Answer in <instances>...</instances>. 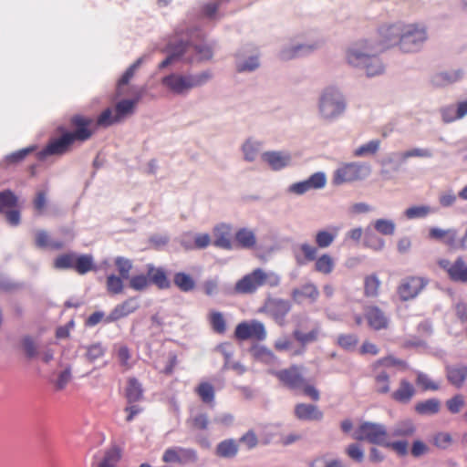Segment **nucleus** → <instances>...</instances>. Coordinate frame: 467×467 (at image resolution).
<instances>
[{"mask_svg":"<svg viewBox=\"0 0 467 467\" xmlns=\"http://www.w3.org/2000/svg\"><path fill=\"white\" fill-rule=\"evenodd\" d=\"M295 416L300 420L318 421L324 414L317 405L298 403L295 407Z\"/></svg>","mask_w":467,"mask_h":467,"instance_id":"obj_21","label":"nucleus"},{"mask_svg":"<svg viewBox=\"0 0 467 467\" xmlns=\"http://www.w3.org/2000/svg\"><path fill=\"white\" fill-rule=\"evenodd\" d=\"M173 284L180 291L184 293L192 291L196 286L194 278L190 274L184 272L174 274Z\"/></svg>","mask_w":467,"mask_h":467,"instance_id":"obj_35","label":"nucleus"},{"mask_svg":"<svg viewBox=\"0 0 467 467\" xmlns=\"http://www.w3.org/2000/svg\"><path fill=\"white\" fill-rule=\"evenodd\" d=\"M70 123L74 130L68 131V133L72 135L76 141L83 142L92 136L93 130L90 129V126L93 123V119L91 118L75 115L71 118Z\"/></svg>","mask_w":467,"mask_h":467,"instance_id":"obj_18","label":"nucleus"},{"mask_svg":"<svg viewBox=\"0 0 467 467\" xmlns=\"http://www.w3.org/2000/svg\"><path fill=\"white\" fill-rule=\"evenodd\" d=\"M53 265L56 269H73L78 275H85L95 269L91 254H78L73 252L61 254L56 257Z\"/></svg>","mask_w":467,"mask_h":467,"instance_id":"obj_5","label":"nucleus"},{"mask_svg":"<svg viewBox=\"0 0 467 467\" xmlns=\"http://www.w3.org/2000/svg\"><path fill=\"white\" fill-rule=\"evenodd\" d=\"M36 150L35 146H30L25 149H21L15 152L10 153L5 157V161L8 164H16L21 162L26 157Z\"/></svg>","mask_w":467,"mask_h":467,"instance_id":"obj_52","label":"nucleus"},{"mask_svg":"<svg viewBox=\"0 0 467 467\" xmlns=\"http://www.w3.org/2000/svg\"><path fill=\"white\" fill-rule=\"evenodd\" d=\"M364 315L370 328L378 331L387 329L389 327V318L384 311L381 310L379 306H367L365 308Z\"/></svg>","mask_w":467,"mask_h":467,"instance_id":"obj_19","label":"nucleus"},{"mask_svg":"<svg viewBox=\"0 0 467 467\" xmlns=\"http://www.w3.org/2000/svg\"><path fill=\"white\" fill-rule=\"evenodd\" d=\"M429 284L422 276H407L401 279L397 287V294L401 301H409L417 297Z\"/></svg>","mask_w":467,"mask_h":467,"instance_id":"obj_10","label":"nucleus"},{"mask_svg":"<svg viewBox=\"0 0 467 467\" xmlns=\"http://www.w3.org/2000/svg\"><path fill=\"white\" fill-rule=\"evenodd\" d=\"M464 405V398L458 394L448 400L446 402L447 409L451 413H458Z\"/></svg>","mask_w":467,"mask_h":467,"instance_id":"obj_60","label":"nucleus"},{"mask_svg":"<svg viewBox=\"0 0 467 467\" xmlns=\"http://www.w3.org/2000/svg\"><path fill=\"white\" fill-rule=\"evenodd\" d=\"M262 159L267 162L273 170L278 171L290 163L291 156L288 153L280 151H266L262 155Z\"/></svg>","mask_w":467,"mask_h":467,"instance_id":"obj_24","label":"nucleus"},{"mask_svg":"<svg viewBox=\"0 0 467 467\" xmlns=\"http://www.w3.org/2000/svg\"><path fill=\"white\" fill-rule=\"evenodd\" d=\"M375 389L379 394H387L390 391V380L387 372H380L375 377Z\"/></svg>","mask_w":467,"mask_h":467,"instance_id":"obj_49","label":"nucleus"},{"mask_svg":"<svg viewBox=\"0 0 467 467\" xmlns=\"http://www.w3.org/2000/svg\"><path fill=\"white\" fill-rule=\"evenodd\" d=\"M258 150L259 145L250 140H247L243 146L244 159L248 161H253L256 158Z\"/></svg>","mask_w":467,"mask_h":467,"instance_id":"obj_62","label":"nucleus"},{"mask_svg":"<svg viewBox=\"0 0 467 467\" xmlns=\"http://www.w3.org/2000/svg\"><path fill=\"white\" fill-rule=\"evenodd\" d=\"M143 389L137 379L131 378L128 380L126 398L129 403H134L142 399Z\"/></svg>","mask_w":467,"mask_h":467,"instance_id":"obj_39","label":"nucleus"},{"mask_svg":"<svg viewBox=\"0 0 467 467\" xmlns=\"http://www.w3.org/2000/svg\"><path fill=\"white\" fill-rule=\"evenodd\" d=\"M234 337L241 341L248 339L263 341L266 337V330L265 325L258 320L244 321L235 327Z\"/></svg>","mask_w":467,"mask_h":467,"instance_id":"obj_12","label":"nucleus"},{"mask_svg":"<svg viewBox=\"0 0 467 467\" xmlns=\"http://www.w3.org/2000/svg\"><path fill=\"white\" fill-rule=\"evenodd\" d=\"M139 306L136 303L134 298H129L119 304L115 306V308L111 311L109 320L116 321L122 317H127L128 315L135 312L138 309Z\"/></svg>","mask_w":467,"mask_h":467,"instance_id":"obj_27","label":"nucleus"},{"mask_svg":"<svg viewBox=\"0 0 467 467\" xmlns=\"http://www.w3.org/2000/svg\"><path fill=\"white\" fill-rule=\"evenodd\" d=\"M208 320L213 332L220 335L224 334L226 332V320L223 313L213 310L208 315Z\"/></svg>","mask_w":467,"mask_h":467,"instance_id":"obj_40","label":"nucleus"},{"mask_svg":"<svg viewBox=\"0 0 467 467\" xmlns=\"http://www.w3.org/2000/svg\"><path fill=\"white\" fill-rule=\"evenodd\" d=\"M414 386L407 379H401L399 388L391 393V399L397 402L407 404L415 395Z\"/></svg>","mask_w":467,"mask_h":467,"instance_id":"obj_23","label":"nucleus"},{"mask_svg":"<svg viewBox=\"0 0 467 467\" xmlns=\"http://www.w3.org/2000/svg\"><path fill=\"white\" fill-rule=\"evenodd\" d=\"M141 97V93H139L132 99H122L119 101L115 106L117 120L121 121L127 116L131 115L134 112V109L140 100Z\"/></svg>","mask_w":467,"mask_h":467,"instance_id":"obj_28","label":"nucleus"},{"mask_svg":"<svg viewBox=\"0 0 467 467\" xmlns=\"http://www.w3.org/2000/svg\"><path fill=\"white\" fill-rule=\"evenodd\" d=\"M383 446L391 449L400 456H404L408 452V442L405 441H389V438Z\"/></svg>","mask_w":467,"mask_h":467,"instance_id":"obj_58","label":"nucleus"},{"mask_svg":"<svg viewBox=\"0 0 467 467\" xmlns=\"http://www.w3.org/2000/svg\"><path fill=\"white\" fill-rule=\"evenodd\" d=\"M441 113L445 123H451L464 118L467 115V99L457 102L455 105L443 108Z\"/></svg>","mask_w":467,"mask_h":467,"instance_id":"obj_22","label":"nucleus"},{"mask_svg":"<svg viewBox=\"0 0 467 467\" xmlns=\"http://www.w3.org/2000/svg\"><path fill=\"white\" fill-rule=\"evenodd\" d=\"M346 109L342 95L334 88H327L319 101V111L326 119H333L341 115Z\"/></svg>","mask_w":467,"mask_h":467,"instance_id":"obj_6","label":"nucleus"},{"mask_svg":"<svg viewBox=\"0 0 467 467\" xmlns=\"http://www.w3.org/2000/svg\"><path fill=\"white\" fill-rule=\"evenodd\" d=\"M320 334L318 326L313 327L309 332L305 333L301 329H295L293 331L294 338L301 345L300 348L295 349L291 352L292 357L301 356L305 353V347L312 342H316Z\"/></svg>","mask_w":467,"mask_h":467,"instance_id":"obj_20","label":"nucleus"},{"mask_svg":"<svg viewBox=\"0 0 467 467\" xmlns=\"http://www.w3.org/2000/svg\"><path fill=\"white\" fill-rule=\"evenodd\" d=\"M118 122L119 120H117L116 113L113 115V110L109 108L103 110L97 119V124L102 127H109Z\"/></svg>","mask_w":467,"mask_h":467,"instance_id":"obj_54","label":"nucleus"},{"mask_svg":"<svg viewBox=\"0 0 467 467\" xmlns=\"http://www.w3.org/2000/svg\"><path fill=\"white\" fill-rule=\"evenodd\" d=\"M335 261L328 254H324L315 260V270L323 275H329L333 272Z\"/></svg>","mask_w":467,"mask_h":467,"instance_id":"obj_41","label":"nucleus"},{"mask_svg":"<svg viewBox=\"0 0 467 467\" xmlns=\"http://www.w3.org/2000/svg\"><path fill=\"white\" fill-rule=\"evenodd\" d=\"M190 234L183 235L182 245L187 249H204L211 244V236L208 234H198L194 236L193 244L190 240Z\"/></svg>","mask_w":467,"mask_h":467,"instance_id":"obj_31","label":"nucleus"},{"mask_svg":"<svg viewBox=\"0 0 467 467\" xmlns=\"http://www.w3.org/2000/svg\"><path fill=\"white\" fill-rule=\"evenodd\" d=\"M403 23H396L382 26L379 29V40L377 47L383 51L390 47L398 45L400 47V37L402 34Z\"/></svg>","mask_w":467,"mask_h":467,"instance_id":"obj_13","label":"nucleus"},{"mask_svg":"<svg viewBox=\"0 0 467 467\" xmlns=\"http://www.w3.org/2000/svg\"><path fill=\"white\" fill-rule=\"evenodd\" d=\"M274 375L282 382L283 385L291 389H300L304 386L306 381L302 375L301 368L297 365H292L287 368L275 371Z\"/></svg>","mask_w":467,"mask_h":467,"instance_id":"obj_15","label":"nucleus"},{"mask_svg":"<svg viewBox=\"0 0 467 467\" xmlns=\"http://www.w3.org/2000/svg\"><path fill=\"white\" fill-rule=\"evenodd\" d=\"M319 296V291L312 283L304 284L299 288H295L291 296L296 302H301L303 299H310L311 301H316Z\"/></svg>","mask_w":467,"mask_h":467,"instance_id":"obj_26","label":"nucleus"},{"mask_svg":"<svg viewBox=\"0 0 467 467\" xmlns=\"http://www.w3.org/2000/svg\"><path fill=\"white\" fill-rule=\"evenodd\" d=\"M353 438L383 446L386 440L389 438V434L382 424L363 422L354 431Z\"/></svg>","mask_w":467,"mask_h":467,"instance_id":"obj_8","label":"nucleus"},{"mask_svg":"<svg viewBox=\"0 0 467 467\" xmlns=\"http://www.w3.org/2000/svg\"><path fill=\"white\" fill-rule=\"evenodd\" d=\"M36 245L42 249L60 250L64 247L62 241H54L50 238L47 232L44 230L37 231L35 235Z\"/></svg>","mask_w":467,"mask_h":467,"instance_id":"obj_33","label":"nucleus"},{"mask_svg":"<svg viewBox=\"0 0 467 467\" xmlns=\"http://www.w3.org/2000/svg\"><path fill=\"white\" fill-rule=\"evenodd\" d=\"M380 281L376 275H368L364 280V294L368 297H375L379 295Z\"/></svg>","mask_w":467,"mask_h":467,"instance_id":"obj_46","label":"nucleus"},{"mask_svg":"<svg viewBox=\"0 0 467 467\" xmlns=\"http://www.w3.org/2000/svg\"><path fill=\"white\" fill-rule=\"evenodd\" d=\"M187 424L194 431H206L210 420L206 413H197L187 420Z\"/></svg>","mask_w":467,"mask_h":467,"instance_id":"obj_44","label":"nucleus"},{"mask_svg":"<svg viewBox=\"0 0 467 467\" xmlns=\"http://www.w3.org/2000/svg\"><path fill=\"white\" fill-rule=\"evenodd\" d=\"M121 458V450L118 446H112L104 451L102 458L97 461V467H117Z\"/></svg>","mask_w":467,"mask_h":467,"instance_id":"obj_32","label":"nucleus"},{"mask_svg":"<svg viewBox=\"0 0 467 467\" xmlns=\"http://www.w3.org/2000/svg\"><path fill=\"white\" fill-rule=\"evenodd\" d=\"M358 343L356 334H340L337 338V344L345 350H352Z\"/></svg>","mask_w":467,"mask_h":467,"instance_id":"obj_48","label":"nucleus"},{"mask_svg":"<svg viewBox=\"0 0 467 467\" xmlns=\"http://www.w3.org/2000/svg\"><path fill=\"white\" fill-rule=\"evenodd\" d=\"M123 279L124 278L120 275H116L114 274L108 275L106 280V288L108 293L110 295H119L123 293Z\"/></svg>","mask_w":467,"mask_h":467,"instance_id":"obj_45","label":"nucleus"},{"mask_svg":"<svg viewBox=\"0 0 467 467\" xmlns=\"http://www.w3.org/2000/svg\"><path fill=\"white\" fill-rule=\"evenodd\" d=\"M431 211V208L428 205L411 206L405 211V216L408 219L424 218Z\"/></svg>","mask_w":467,"mask_h":467,"instance_id":"obj_51","label":"nucleus"},{"mask_svg":"<svg viewBox=\"0 0 467 467\" xmlns=\"http://www.w3.org/2000/svg\"><path fill=\"white\" fill-rule=\"evenodd\" d=\"M427 39V33L423 26L409 24L402 26L400 37V49L404 52H414L418 50Z\"/></svg>","mask_w":467,"mask_h":467,"instance_id":"obj_9","label":"nucleus"},{"mask_svg":"<svg viewBox=\"0 0 467 467\" xmlns=\"http://www.w3.org/2000/svg\"><path fill=\"white\" fill-rule=\"evenodd\" d=\"M234 240L239 247L249 249L256 244V237L252 230L247 228L239 229L234 235Z\"/></svg>","mask_w":467,"mask_h":467,"instance_id":"obj_37","label":"nucleus"},{"mask_svg":"<svg viewBox=\"0 0 467 467\" xmlns=\"http://www.w3.org/2000/svg\"><path fill=\"white\" fill-rule=\"evenodd\" d=\"M337 235V228H333L332 232L321 230L317 233L315 241L318 248H327L332 244Z\"/></svg>","mask_w":467,"mask_h":467,"instance_id":"obj_43","label":"nucleus"},{"mask_svg":"<svg viewBox=\"0 0 467 467\" xmlns=\"http://www.w3.org/2000/svg\"><path fill=\"white\" fill-rule=\"evenodd\" d=\"M447 379L451 384L460 388L467 379V366H450L446 368Z\"/></svg>","mask_w":467,"mask_h":467,"instance_id":"obj_30","label":"nucleus"},{"mask_svg":"<svg viewBox=\"0 0 467 467\" xmlns=\"http://www.w3.org/2000/svg\"><path fill=\"white\" fill-rule=\"evenodd\" d=\"M232 227L229 224L221 223L214 227L213 234L215 237L213 244L223 249H231Z\"/></svg>","mask_w":467,"mask_h":467,"instance_id":"obj_25","label":"nucleus"},{"mask_svg":"<svg viewBox=\"0 0 467 467\" xmlns=\"http://www.w3.org/2000/svg\"><path fill=\"white\" fill-rule=\"evenodd\" d=\"M370 172L368 165L358 162L343 163L333 174V182L340 185L365 179Z\"/></svg>","mask_w":467,"mask_h":467,"instance_id":"obj_7","label":"nucleus"},{"mask_svg":"<svg viewBox=\"0 0 467 467\" xmlns=\"http://www.w3.org/2000/svg\"><path fill=\"white\" fill-rule=\"evenodd\" d=\"M75 142V139L68 131L64 132L59 138L50 140L46 148L39 153L40 158L47 155L65 154L71 150Z\"/></svg>","mask_w":467,"mask_h":467,"instance_id":"obj_17","label":"nucleus"},{"mask_svg":"<svg viewBox=\"0 0 467 467\" xmlns=\"http://www.w3.org/2000/svg\"><path fill=\"white\" fill-rule=\"evenodd\" d=\"M311 467H343L340 461L327 460L325 457H317L311 462Z\"/></svg>","mask_w":467,"mask_h":467,"instance_id":"obj_64","label":"nucleus"},{"mask_svg":"<svg viewBox=\"0 0 467 467\" xmlns=\"http://www.w3.org/2000/svg\"><path fill=\"white\" fill-rule=\"evenodd\" d=\"M142 58L137 59L129 68L124 72L119 80L118 81V91L120 92L122 86L127 85L130 79L134 77L135 71L140 66Z\"/></svg>","mask_w":467,"mask_h":467,"instance_id":"obj_53","label":"nucleus"},{"mask_svg":"<svg viewBox=\"0 0 467 467\" xmlns=\"http://www.w3.org/2000/svg\"><path fill=\"white\" fill-rule=\"evenodd\" d=\"M379 49L367 41L360 42L350 48L347 53V60L349 65L358 67H363L369 77L382 73L383 66L378 58L377 54Z\"/></svg>","mask_w":467,"mask_h":467,"instance_id":"obj_2","label":"nucleus"},{"mask_svg":"<svg viewBox=\"0 0 467 467\" xmlns=\"http://www.w3.org/2000/svg\"><path fill=\"white\" fill-rule=\"evenodd\" d=\"M415 432V426L410 420L400 422L392 431L393 437H410Z\"/></svg>","mask_w":467,"mask_h":467,"instance_id":"obj_47","label":"nucleus"},{"mask_svg":"<svg viewBox=\"0 0 467 467\" xmlns=\"http://www.w3.org/2000/svg\"><path fill=\"white\" fill-rule=\"evenodd\" d=\"M298 249L300 253L295 254L298 265H303L307 262H312L317 259V247L307 243H304L299 245Z\"/></svg>","mask_w":467,"mask_h":467,"instance_id":"obj_36","label":"nucleus"},{"mask_svg":"<svg viewBox=\"0 0 467 467\" xmlns=\"http://www.w3.org/2000/svg\"><path fill=\"white\" fill-rule=\"evenodd\" d=\"M22 347L28 358H33L37 356V348L31 337L26 336L23 337Z\"/></svg>","mask_w":467,"mask_h":467,"instance_id":"obj_56","label":"nucleus"},{"mask_svg":"<svg viewBox=\"0 0 467 467\" xmlns=\"http://www.w3.org/2000/svg\"><path fill=\"white\" fill-rule=\"evenodd\" d=\"M105 350L100 344H93L87 348L86 357L90 362L100 358L104 356Z\"/></svg>","mask_w":467,"mask_h":467,"instance_id":"obj_61","label":"nucleus"},{"mask_svg":"<svg viewBox=\"0 0 467 467\" xmlns=\"http://www.w3.org/2000/svg\"><path fill=\"white\" fill-rule=\"evenodd\" d=\"M280 279L275 274H267L261 268H256L250 274L245 275L238 280L234 287V293L237 295L254 294L259 287L264 285L276 286L279 285Z\"/></svg>","mask_w":467,"mask_h":467,"instance_id":"obj_4","label":"nucleus"},{"mask_svg":"<svg viewBox=\"0 0 467 467\" xmlns=\"http://www.w3.org/2000/svg\"><path fill=\"white\" fill-rule=\"evenodd\" d=\"M194 391L203 403L208 405H213L214 403L215 389L210 382H200Z\"/></svg>","mask_w":467,"mask_h":467,"instance_id":"obj_38","label":"nucleus"},{"mask_svg":"<svg viewBox=\"0 0 467 467\" xmlns=\"http://www.w3.org/2000/svg\"><path fill=\"white\" fill-rule=\"evenodd\" d=\"M380 141L379 140H370L359 146L355 150L354 155L357 157L375 154L379 148Z\"/></svg>","mask_w":467,"mask_h":467,"instance_id":"obj_50","label":"nucleus"},{"mask_svg":"<svg viewBox=\"0 0 467 467\" xmlns=\"http://www.w3.org/2000/svg\"><path fill=\"white\" fill-rule=\"evenodd\" d=\"M239 451L238 443L234 439L223 440L216 446L215 453L221 458H234Z\"/></svg>","mask_w":467,"mask_h":467,"instance_id":"obj_34","label":"nucleus"},{"mask_svg":"<svg viewBox=\"0 0 467 467\" xmlns=\"http://www.w3.org/2000/svg\"><path fill=\"white\" fill-rule=\"evenodd\" d=\"M190 47L187 43H181L178 47L173 48L172 55L166 57L160 65L159 67L164 68L168 67L173 60L174 57H181L186 53V48Z\"/></svg>","mask_w":467,"mask_h":467,"instance_id":"obj_57","label":"nucleus"},{"mask_svg":"<svg viewBox=\"0 0 467 467\" xmlns=\"http://www.w3.org/2000/svg\"><path fill=\"white\" fill-rule=\"evenodd\" d=\"M198 460V455L195 450L183 447H171L168 448L163 455L162 462L165 463H186L195 462Z\"/></svg>","mask_w":467,"mask_h":467,"instance_id":"obj_16","label":"nucleus"},{"mask_svg":"<svg viewBox=\"0 0 467 467\" xmlns=\"http://www.w3.org/2000/svg\"><path fill=\"white\" fill-rule=\"evenodd\" d=\"M254 356L256 358L265 363H272L276 359V356L273 353V351L265 347L256 348L254 351Z\"/></svg>","mask_w":467,"mask_h":467,"instance_id":"obj_63","label":"nucleus"},{"mask_svg":"<svg viewBox=\"0 0 467 467\" xmlns=\"http://www.w3.org/2000/svg\"><path fill=\"white\" fill-rule=\"evenodd\" d=\"M374 227L384 235H391L395 231V223L390 220L379 219L374 223Z\"/></svg>","mask_w":467,"mask_h":467,"instance_id":"obj_55","label":"nucleus"},{"mask_svg":"<svg viewBox=\"0 0 467 467\" xmlns=\"http://www.w3.org/2000/svg\"><path fill=\"white\" fill-rule=\"evenodd\" d=\"M440 401L435 399H430L424 401L418 402L415 405V410L420 415H432L440 410Z\"/></svg>","mask_w":467,"mask_h":467,"instance_id":"obj_42","label":"nucleus"},{"mask_svg":"<svg viewBox=\"0 0 467 467\" xmlns=\"http://www.w3.org/2000/svg\"><path fill=\"white\" fill-rule=\"evenodd\" d=\"M211 78L210 71H203L196 75L171 73L161 79V84L172 93L181 95L204 85Z\"/></svg>","mask_w":467,"mask_h":467,"instance_id":"obj_3","label":"nucleus"},{"mask_svg":"<svg viewBox=\"0 0 467 467\" xmlns=\"http://www.w3.org/2000/svg\"><path fill=\"white\" fill-rule=\"evenodd\" d=\"M292 308L288 300L281 298H267L260 312L271 317L275 322L283 327L285 324V317Z\"/></svg>","mask_w":467,"mask_h":467,"instance_id":"obj_11","label":"nucleus"},{"mask_svg":"<svg viewBox=\"0 0 467 467\" xmlns=\"http://www.w3.org/2000/svg\"><path fill=\"white\" fill-rule=\"evenodd\" d=\"M416 382L424 390H437L439 385L433 382L426 374L418 373Z\"/></svg>","mask_w":467,"mask_h":467,"instance_id":"obj_59","label":"nucleus"},{"mask_svg":"<svg viewBox=\"0 0 467 467\" xmlns=\"http://www.w3.org/2000/svg\"><path fill=\"white\" fill-rule=\"evenodd\" d=\"M438 265L447 273L451 281L467 283V265L462 256H459L454 262L440 259Z\"/></svg>","mask_w":467,"mask_h":467,"instance_id":"obj_14","label":"nucleus"},{"mask_svg":"<svg viewBox=\"0 0 467 467\" xmlns=\"http://www.w3.org/2000/svg\"><path fill=\"white\" fill-rule=\"evenodd\" d=\"M115 266L119 275L129 280V287L134 291L141 292L147 290L151 285H154L160 290L169 289L171 281L164 268L155 266L151 264L147 265L146 274H139L130 276L133 264L129 258L118 256L114 260Z\"/></svg>","mask_w":467,"mask_h":467,"instance_id":"obj_1","label":"nucleus"},{"mask_svg":"<svg viewBox=\"0 0 467 467\" xmlns=\"http://www.w3.org/2000/svg\"><path fill=\"white\" fill-rule=\"evenodd\" d=\"M462 77L463 72L461 69L452 70L451 72H441L432 77L431 83L437 88L445 87L459 81Z\"/></svg>","mask_w":467,"mask_h":467,"instance_id":"obj_29","label":"nucleus"}]
</instances>
